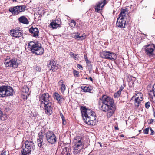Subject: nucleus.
<instances>
[{"label": "nucleus", "instance_id": "1", "mask_svg": "<svg viewBox=\"0 0 155 155\" xmlns=\"http://www.w3.org/2000/svg\"><path fill=\"white\" fill-rule=\"evenodd\" d=\"M99 109L104 112H107V118L113 116L116 109L113 99L106 95L99 98L98 102Z\"/></svg>", "mask_w": 155, "mask_h": 155}, {"label": "nucleus", "instance_id": "2", "mask_svg": "<svg viewBox=\"0 0 155 155\" xmlns=\"http://www.w3.org/2000/svg\"><path fill=\"white\" fill-rule=\"evenodd\" d=\"M80 110L84 122L88 125H95L97 122L95 112L91 109L86 108L85 106H81Z\"/></svg>", "mask_w": 155, "mask_h": 155}, {"label": "nucleus", "instance_id": "3", "mask_svg": "<svg viewBox=\"0 0 155 155\" xmlns=\"http://www.w3.org/2000/svg\"><path fill=\"white\" fill-rule=\"evenodd\" d=\"M50 97V96L48 93H44L41 95L39 98L41 105L44 104L45 113L48 116L51 115L53 113L51 107L52 103L49 100Z\"/></svg>", "mask_w": 155, "mask_h": 155}, {"label": "nucleus", "instance_id": "4", "mask_svg": "<svg viewBox=\"0 0 155 155\" xmlns=\"http://www.w3.org/2000/svg\"><path fill=\"white\" fill-rule=\"evenodd\" d=\"M28 47L30 51L36 55H41L44 53V49L39 43L30 41L28 43Z\"/></svg>", "mask_w": 155, "mask_h": 155}, {"label": "nucleus", "instance_id": "5", "mask_svg": "<svg viewBox=\"0 0 155 155\" xmlns=\"http://www.w3.org/2000/svg\"><path fill=\"white\" fill-rule=\"evenodd\" d=\"M74 154H77L82 151L84 147V143L81 137L77 136L73 140Z\"/></svg>", "mask_w": 155, "mask_h": 155}, {"label": "nucleus", "instance_id": "6", "mask_svg": "<svg viewBox=\"0 0 155 155\" xmlns=\"http://www.w3.org/2000/svg\"><path fill=\"white\" fill-rule=\"evenodd\" d=\"M13 89L10 86H2L0 87V97L12 96L13 94Z\"/></svg>", "mask_w": 155, "mask_h": 155}, {"label": "nucleus", "instance_id": "7", "mask_svg": "<svg viewBox=\"0 0 155 155\" xmlns=\"http://www.w3.org/2000/svg\"><path fill=\"white\" fill-rule=\"evenodd\" d=\"M25 147L23 148V150L21 151V155H29L34 149V143L33 141L27 140L25 142Z\"/></svg>", "mask_w": 155, "mask_h": 155}, {"label": "nucleus", "instance_id": "8", "mask_svg": "<svg viewBox=\"0 0 155 155\" xmlns=\"http://www.w3.org/2000/svg\"><path fill=\"white\" fill-rule=\"evenodd\" d=\"M27 7L25 5H22L10 8L9 11L11 12L13 15H16L21 12H24L26 9L27 10Z\"/></svg>", "mask_w": 155, "mask_h": 155}, {"label": "nucleus", "instance_id": "9", "mask_svg": "<svg viewBox=\"0 0 155 155\" xmlns=\"http://www.w3.org/2000/svg\"><path fill=\"white\" fill-rule=\"evenodd\" d=\"M145 52L150 57L155 55V45L153 44H149L144 46Z\"/></svg>", "mask_w": 155, "mask_h": 155}, {"label": "nucleus", "instance_id": "10", "mask_svg": "<svg viewBox=\"0 0 155 155\" xmlns=\"http://www.w3.org/2000/svg\"><path fill=\"white\" fill-rule=\"evenodd\" d=\"M100 56L103 58L112 60H114L117 58V56L114 53L110 51H103L101 52Z\"/></svg>", "mask_w": 155, "mask_h": 155}, {"label": "nucleus", "instance_id": "11", "mask_svg": "<svg viewBox=\"0 0 155 155\" xmlns=\"http://www.w3.org/2000/svg\"><path fill=\"white\" fill-rule=\"evenodd\" d=\"M17 59L13 58L12 59H6L4 62L6 67H10L13 68H17L18 66V64L17 62Z\"/></svg>", "mask_w": 155, "mask_h": 155}, {"label": "nucleus", "instance_id": "12", "mask_svg": "<svg viewBox=\"0 0 155 155\" xmlns=\"http://www.w3.org/2000/svg\"><path fill=\"white\" fill-rule=\"evenodd\" d=\"M45 135H46V140L49 143L53 144L56 141V136L53 132L49 131L45 133Z\"/></svg>", "mask_w": 155, "mask_h": 155}, {"label": "nucleus", "instance_id": "13", "mask_svg": "<svg viewBox=\"0 0 155 155\" xmlns=\"http://www.w3.org/2000/svg\"><path fill=\"white\" fill-rule=\"evenodd\" d=\"M136 93V91L135 93L134 94H135V95L132 97V98L134 97L135 98L134 104L137 108H138L140 105V104L143 100V95L142 93L140 92L137 93Z\"/></svg>", "mask_w": 155, "mask_h": 155}, {"label": "nucleus", "instance_id": "14", "mask_svg": "<svg viewBox=\"0 0 155 155\" xmlns=\"http://www.w3.org/2000/svg\"><path fill=\"white\" fill-rule=\"evenodd\" d=\"M10 34L12 37L16 38H19L23 35V32L19 27H16L14 29L10 30Z\"/></svg>", "mask_w": 155, "mask_h": 155}, {"label": "nucleus", "instance_id": "15", "mask_svg": "<svg viewBox=\"0 0 155 155\" xmlns=\"http://www.w3.org/2000/svg\"><path fill=\"white\" fill-rule=\"evenodd\" d=\"M45 135L44 131L42 130L38 134V137L37 140V143L38 146L40 148H43L44 145L43 137Z\"/></svg>", "mask_w": 155, "mask_h": 155}, {"label": "nucleus", "instance_id": "16", "mask_svg": "<svg viewBox=\"0 0 155 155\" xmlns=\"http://www.w3.org/2000/svg\"><path fill=\"white\" fill-rule=\"evenodd\" d=\"M107 3V0H101L96 4L95 8V12H101L102 10L105 5Z\"/></svg>", "mask_w": 155, "mask_h": 155}, {"label": "nucleus", "instance_id": "17", "mask_svg": "<svg viewBox=\"0 0 155 155\" xmlns=\"http://www.w3.org/2000/svg\"><path fill=\"white\" fill-rule=\"evenodd\" d=\"M56 62L53 59H51L48 64V67L49 70L53 72H55L58 68V67L56 65Z\"/></svg>", "mask_w": 155, "mask_h": 155}, {"label": "nucleus", "instance_id": "18", "mask_svg": "<svg viewBox=\"0 0 155 155\" xmlns=\"http://www.w3.org/2000/svg\"><path fill=\"white\" fill-rule=\"evenodd\" d=\"M29 31L32 36L37 38L39 36V31L36 27H31L29 29Z\"/></svg>", "mask_w": 155, "mask_h": 155}, {"label": "nucleus", "instance_id": "19", "mask_svg": "<svg viewBox=\"0 0 155 155\" xmlns=\"http://www.w3.org/2000/svg\"><path fill=\"white\" fill-rule=\"evenodd\" d=\"M116 25L118 27L124 28H125L126 25V21L124 19L118 17L117 18L116 22Z\"/></svg>", "mask_w": 155, "mask_h": 155}, {"label": "nucleus", "instance_id": "20", "mask_svg": "<svg viewBox=\"0 0 155 155\" xmlns=\"http://www.w3.org/2000/svg\"><path fill=\"white\" fill-rule=\"evenodd\" d=\"M128 11L129 10L127 8H121L118 17H120L121 18L124 19L125 17L126 16V15L128 13Z\"/></svg>", "mask_w": 155, "mask_h": 155}, {"label": "nucleus", "instance_id": "21", "mask_svg": "<svg viewBox=\"0 0 155 155\" xmlns=\"http://www.w3.org/2000/svg\"><path fill=\"white\" fill-rule=\"evenodd\" d=\"M54 98L57 100L58 103H61L64 99L63 97L61 96L58 93L55 92L53 94Z\"/></svg>", "mask_w": 155, "mask_h": 155}, {"label": "nucleus", "instance_id": "22", "mask_svg": "<svg viewBox=\"0 0 155 155\" xmlns=\"http://www.w3.org/2000/svg\"><path fill=\"white\" fill-rule=\"evenodd\" d=\"M60 21L58 19H55L54 22L50 23V25L53 28V29H56L57 27H60Z\"/></svg>", "mask_w": 155, "mask_h": 155}, {"label": "nucleus", "instance_id": "23", "mask_svg": "<svg viewBox=\"0 0 155 155\" xmlns=\"http://www.w3.org/2000/svg\"><path fill=\"white\" fill-rule=\"evenodd\" d=\"M18 20L20 23L25 24H28L29 23V21L27 18L25 16H22L19 18Z\"/></svg>", "mask_w": 155, "mask_h": 155}, {"label": "nucleus", "instance_id": "24", "mask_svg": "<svg viewBox=\"0 0 155 155\" xmlns=\"http://www.w3.org/2000/svg\"><path fill=\"white\" fill-rule=\"evenodd\" d=\"M81 89L83 90L84 92H91L90 91L93 89V88L91 86L88 87L85 86L84 87L82 86Z\"/></svg>", "mask_w": 155, "mask_h": 155}, {"label": "nucleus", "instance_id": "25", "mask_svg": "<svg viewBox=\"0 0 155 155\" xmlns=\"http://www.w3.org/2000/svg\"><path fill=\"white\" fill-rule=\"evenodd\" d=\"M7 118L6 114H4L2 111H0V119L2 121H5Z\"/></svg>", "mask_w": 155, "mask_h": 155}, {"label": "nucleus", "instance_id": "26", "mask_svg": "<svg viewBox=\"0 0 155 155\" xmlns=\"http://www.w3.org/2000/svg\"><path fill=\"white\" fill-rule=\"evenodd\" d=\"M84 57L87 65L88 66H91V62L89 60L87 56L86 55H84Z\"/></svg>", "mask_w": 155, "mask_h": 155}, {"label": "nucleus", "instance_id": "27", "mask_svg": "<svg viewBox=\"0 0 155 155\" xmlns=\"http://www.w3.org/2000/svg\"><path fill=\"white\" fill-rule=\"evenodd\" d=\"M60 115L62 119V124L64 125H66L67 123L66 119L64 116H63V114L61 112H60Z\"/></svg>", "mask_w": 155, "mask_h": 155}, {"label": "nucleus", "instance_id": "28", "mask_svg": "<svg viewBox=\"0 0 155 155\" xmlns=\"http://www.w3.org/2000/svg\"><path fill=\"white\" fill-rule=\"evenodd\" d=\"M22 91L23 93H26L27 95L29 91V89L28 87H24L22 89Z\"/></svg>", "mask_w": 155, "mask_h": 155}, {"label": "nucleus", "instance_id": "29", "mask_svg": "<svg viewBox=\"0 0 155 155\" xmlns=\"http://www.w3.org/2000/svg\"><path fill=\"white\" fill-rule=\"evenodd\" d=\"M66 88V86L64 84H61V87L60 89L61 90V91L62 93H64V92Z\"/></svg>", "mask_w": 155, "mask_h": 155}, {"label": "nucleus", "instance_id": "30", "mask_svg": "<svg viewBox=\"0 0 155 155\" xmlns=\"http://www.w3.org/2000/svg\"><path fill=\"white\" fill-rule=\"evenodd\" d=\"M73 72L75 77H79V72L78 71L74 69Z\"/></svg>", "mask_w": 155, "mask_h": 155}, {"label": "nucleus", "instance_id": "31", "mask_svg": "<svg viewBox=\"0 0 155 155\" xmlns=\"http://www.w3.org/2000/svg\"><path fill=\"white\" fill-rule=\"evenodd\" d=\"M121 94V93H119V92L117 91L114 93V97L115 98H118L120 97Z\"/></svg>", "mask_w": 155, "mask_h": 155}, {"label": "nucleus", "instance_id": "32", "mask_svg": "<svg viewBox=\"0 0 155 155\" xmlns=\"http://www.w3.org/2000/svg\"><path fill=\"white\" fill-rule=\"evenodd\" d=\"M70 26L72 27H74L76 25V22L74 20H72L71 21Z\"/></svg>", "mask_w": 155, "mask_h": 155}, {"label": "nucleus", "instance_id": "33", "mask_svg": "<svg viewBox=\"0 0 155 155\" xmlns=\"http://www.w3.org/2000/svg\"><path fill=\"white\" fill-rule=\"evenodd\" d=\"M150 102L148 101L145 103V107L147 109H148L150 107Z\"/></svg>", "mask_w": 155, "mask_h": 155}, {"label": "nucleus", "instance_id": "34", "mask_svg": "<svg viewBox=\"0 0 155 155\" xmlns=\"http://www.w3.org/2000/svg\"><path fill=\"white\" fill-rule=\"evenodd\" d=\"M79 56H78V54H75V55L72 57V58L75 60H79Z\"/></svg>", "mask_w": 155, "mask_h": 155}, {"label": "nucleus", "instance_id": "35", "mask_svg": "<svg viewBox=\"0 0 155 155\" xmlns=\"http://www.w3.org/2000/svg\"><path fill=\"white\" fill-rule=\"evenodd\" d=\"M149 128H147L143 130V132L144 134H148V132L149 131Z\"/></svg>", "mask_w": 155, "mask_h": 155}, {"label": "nucleus", "instance_id": "36", "mask_svg": "<svg viewBox=\"0 0 155 155\" xmlns=\"http://www.w3.org/2000/svg\"><path fill=\"white\" fill-rule=\"evenodd\" d=\"M149 129L150 130V135H153L154 134V131L152 130V129L150 127L149 128Z\"/></svg>", "mask_w": 155, "mask_h": 155}, {"label": "nucleus", "instance_id": "37", "mask_svg": "<svg viewBox=\"0 0 155 155\" xmlns=\"http://www.w3.org/2000/svg\"><path fill=\"white\" fill-rule=\"evenodd\" d=\"M150 92H153V93H155V83L153 86L152 90L150 91Z\"/></svg>", "mask_w": 155, "mask_h": 155}, {"label": "nucleus", "instance_id": "38", "mask_svg": "<svg viewBox=\"0 0 155 155\" xmlns=\"http://www.w3.org/2000/svg\"><path fill=\"white\" fill-rule=\"evenodd\" d=\"M6 151L5 150H3L1 153V155H6Z\"/></svg>", "mask_w": 155, "mask_h": 155}, {"label": "nucleus", "instance_id": "39", "mask_svg": "<svg viewBox=\"0 0 155 155\" xmlns=\"http://www.w3.org/2000/svg\"><path fill=\"white\" fill-rule=\"evenodd\" d=\"M75 54H74L73 52H70L69 53V55L72 58L75 55Z\"/></svg>", "mask_w": 155, "mask_h": 155}, {"label": "nucleus", "instance_id": "40", "mask_svg": "<svg viewBox=\"0 0 155 155\" xmlns=\"http://www.w3.org/2000/svg\"><path fill=\"white\" fill-rule=\"evenodd\" d=\"M77 67L78 68H79V69H80L81 70L83 69V68L82 66L80 64H78L77 65Z\"/></svg>", "mask_w": 155, "mask_h": 155}, {"label": "nucleus", "instance_id": "41", "mask_svg": "<svg viewBox=\"0 0 155 155\" xmlns=\"http://www.w3.org/2000/svg\"><path fill=\"white\" fill-rule=\"evenodd\" d=\"M36 70L38 71H40L41 70V68L38 66H37L36 68Z\"/></svg>", "mask_w": 155, "mask_h": 155}, {"label": "nucleus", "instance_id": "42", "mask_svg": "<svg viewBox=\"0 0 155 155\" xmlns=\"http://www.w3.org/2000/svg\"><path fill=\"white\" fill-rule=\"evenodd\" d=\"M64 82L62 80H60L58 82V84L59 85H61V84H64Z\"/></svg>", "mask_w": 155, "mask_h": 155}, {"label": "nucleus", "instance_id": "43", "mask_svg": "<svg viewBox=\"0 0 155 155\" xmlns=\"http://www.w3.org/2000/svg\"><path fill=\"white\" fill-rule=\"evenodd\" d=\"M124 89V87H123L122 86H121L120 87V88L119 89V90H118V91H117L118 92H119V93H121V91L123 90V89Z\"/></svg>", "mask_w": 155, "mask_h": 155}, {"label": "nucleus", "instance_id": "44", "mask_svg": "<svg viewBox=\"0 0 155 155\" xmlns=\"http://www.w3.org/2000/svg\"><path fill=\"white\" fill-rule=\"evenodd\" d=\"M154 120L153 119H150V120H148V121H149V124H152L153 122V121H154Z\"/></svg>", "mask_w": 155, "mask_h": 155}, {"label": "nucleus", "instance_id": "45", "mask_svg": "<svg viewBox=\"0 0 155 155\" xmlns=\"http://www.w3.org/2000/svg\"><path fill=\"white\" fill-rule=\"evenodd\" d=\"M79 38V39L80 40H83L84 39V38L83 35H81L80 36Z\"/></svg>", "mask_w": 155, "mask_h": 155}, {"label": "nucleus", "instance_id": "46", "mask_svg": "<svg viewBox=\"0 0 155 155\" xmlns=\"http://www.w3.org/2000/svg\"><path fill=\"white\" fill-rule=\"evenodd\" d=\"M80 34H79L78 33H77L76 35V37L77 38H79V37H80Z\"/></svg>", "mask_w": 155, "mask_h": 155}, {"label": "nucleus", "instance_id": "47", "mask_svg": "<svg viewBox=\"0 0 155 155\" xmlns=\"http://www.w3.org/2000/svg\"><path fill=\"white\" fill-rule=\"evenodd\" d=\"M135 154V153L134 152H131L127 154V155H134Z\"/></svg>", "mask_w": 155, "mask_h": 155}, {"label": "nucleus", "instance_id": "48", "mask_svg": "<svg viewBox=\"0 0 155 155\" xmlns=\"http://www.w3.org/2000/svg\"><path fill=\"white\" fill-rule=\"evenodd\" d=\"M114 128L115 130H118L119 129L117 126L115 127Z\"/></svg>", "mask_w": 155, "mask_h": 155}, {"label": "nucleus", "instance_id": "49", "mask_svg": "<svg viewBox=\"0 0 155 155\" xmlns=\"http://www.w3.org/2000/svg\"><path fill=\"white\" fill-rule=\"evenodd\" d=\"M89 79L92 82H93V80L91 77H90L89 78Z\"/></svg>", "mask_w": 155, "mask_h": 155}, {"label": "nucleus", "instance_id": "50", "mask_svg": "<svg viewBox=\"0 0 155 155\" xmlns=\"http://www.w3.org/2000/svg\"><path fill=\"white\" fill-rule=\"evenodd\" d=\"M119 137L120 138H121V137H124V134H121L119 136Z\"/></svg>", "mask_w": 155, "mask_h": 155}, {"label": "nucleus", "instance_id": "51", "mask_svg": "<svg viewBox=\"0 0 155 155\" xmlns=\"http://www.w3.org/2000/svg\"><path fill=\"white\" fill-rule=\"evenodd\" d=\"M5 109L6 110H8V109H9V108L8 107H6L5 108Z\"/></svg>", "mask_w": 155, "mask_h": 155}, {"label": "nucleus", "instance_id": "52", "mask_svg": "<svg viewBox=\"0 0 155 155\" xmlns=\"http://www.w3.org/2000/svg\"><path fill=\"white\" fill-rule=\"evenodd\" d=\"M65 155H71L69 153H67Z\"/></svg>", "mask_w": 155, "mask_h": 155}, {"label": "nucleus", "instance_id": "53", "mask_svg": "<svg viewBox=\"0 0 155 155\" xmlns=\"http://www.w3.org/2000/svg\"><path fill=\"white\" fill-rule=\"evenodd\" d=\"M17 0H12V1L14 2H15L17 1Z\"/></svg>", "mask_w": 155, "mask_h": 155}, {"label": "nucleus", "instance_id": "54", "mask_svg": "<svg viewBox=\"0 0 155 155\" xmlns=\"http://www.w3.org/2000/svg\"><path fill=\"white\" fill-rule=\"evenodd\" d=\"M131 138H135V136H133V137H131Z\"/></svg>", "mask_w": 155, "mask_h": 155}, {"label": "nucleus", "instance_id": "55", "mask_svg": "<svg viewBox=\"0 0 155 155\" xmlns=\"http://www.w3.org/2000/svg\"><path fill=\"white\" fill-rule=\"evenodd\" d=\"M154 117H155V112H154Z\"/></svg>", "mask_w": 155, "mask_h": 155}, {"label": "nucleus", "instance_id": "56", "mask_svg": "<svg viewBox=\"0 0 155 155\" xmlns=\"http://www.w3.org/2000/svg\"><path fill=\"white\" fill-rule=\"evenodd\" d=\"M85 79H89V78H85Z\"/></svg>", "mask_w": 155, "mask_h": 155}, {"label": "nucleus", "instance_id": "57", "mask_svg": "<svg viewBox=\"0 0 155 155\" xmlns=\"http://www.w3.org/2000/svg\"><path fill=\"white\" fill-rule=\"evenodd\" d=\"M141 131V130H139V132L140 133V132Z\"/></svg>", "mask_w": 155, "mask_h": 155}, {"label": "nucleus", "instance_id": "58", "mask_svg": "<svg viewBox=\"0 0 155 155\" xmlns=\"http://www.w3.org/2000/svg\"><path fill=\"white\" fill-rule=\"evenodd\" d=\"M58 22V21H56V22Z\"/></svg>", "mask_w": 155, "mask_h": 155}]
</instances>
